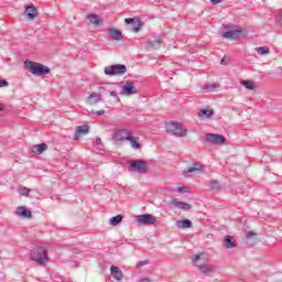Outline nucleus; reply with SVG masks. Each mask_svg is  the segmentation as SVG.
<instances>
[{
  "label": "nucleus",
  "instance_id": "1",
  "mask_svg": "<svg viewBox=\"0 0 282 282\" xmlns=\"http://www.w3.org/2000/svg\"><path fill=\"white\" fill-rule=\"evenodd\" d=\"M204 253H196L192 259V265L198 268V272L204 276H210L215 272V267L208 263L202 264L199 261H204Z\"/></svg>",
  "mask_w": 282,
  "mask_h": 282
},
{
  "label": "nucleus",
  "instance_id": "2",
  "mask_svg": "<svg viewBox=\"0 0 282 282\" xmlns=\"http://www.w3.org/2000/svg\"><path fill=\"white\" fill-rule=\"evenodd\" d=\"M24 66L33 76H45L50 74V67L36 62L25 61Z\"/></svg>",
  "mask_w": 282,
  "mask_h": 282
},
{
  "label": "nucleus",
  "instance_id": "3",
  "mask_svg": "<svg viewBox=\"0 0 282 282\" xmlns=\"http://www.w3.org/2000/svg\"><path fill=\"white\" fill-rule=\"evenodd\" d=\"M165 131L172 133V135H177V138H186L188 130L182 127V123L176 121H170L165 124Z\"/></svg>",
  "mask_w": 282,
  "mask_h": 282
},
{
  "label": "nucleus",
  "instance_id": "4",
  "mask_svg": "<svg viewBox=\"0 0 282 282\" xmlns=\"http://www.w3.org/2000/svg\"><path fill=\"white\" fill-rule=\"evenodd\" d=\"M30 259L35 261L37 265H45L47 259V250L43 247L33 248L30 252Z\"/></svg>",
  "mask_w": 282,
  "mask_h": 282
},
{
  "label": "nucleus",
  "instance_id": "5",
  "mask_svg": "<svg viewBox=\"0 0 282 282\" xmlns=\"http://www.w3.org/2000/svg\"><path fill=\"white\" fill-rule=\"evenodd\" d=\"M128 171L144 175L149 173V162L144 160H131L129 161Z\"/></svg>",
  "mask_w": 282,
  "mask_h": 282
},
{
  "label": "nucleus",
  "instance_id": "6",
  "mask_svg": "<svg viewBox=\"0 0 282 282\" xmlns=\"http://www.w3.org/2000/svg\"><path fill=\"white\" fill-rule=\"evenodd\" d=\"M106 76H122L127 74V66L124 64H115L105 67Z\"/></svg>",
  "mask_w": 282,
  "mask_h": 282
},
{
  "label": "nucleus",
  "instance_id": "7",
  "mask_svg": "<svg viewBox=\"0 0 282 282\" xmlns=\"http://www.w3.org/2000/svg\"><path fill=\"white\" fill-rule=\"evenodd\" d=\"M132 133H133V131H131L129 129H119V130L115 131V133L112 135V140H113L115 144H118L119 142H127Z\"/></svg>",
  "mask_w": 282,
  "mask_h": 282
},
{
  "label": "nucleus",
  "instance_id": "8",
  "mask_svg": "<svg viewBox=\"0 0 282 282\" xmlns=\"http://www.w3.org/2000/svg\"><path fill=\"white\" fill-rule=\"evenodd\" d=\"M205 140L208 144H226V137L221 134L207 133Z\"/></svg>",
  "mask_w": 282,
  "mask_h": 282
},
{
  "label": "nucleus",
  "instance_id": "9",
  "mask_svg": "<svg viewBox=\"0 0 282 282\" xmlns=\"http://www.w3.org/2000/svg\"><path fill=\"white\" fill-rule=\"evenodd\" d=\"M138 224H142L143 226H153L155 224L156 219L151 214H143L137 216Z\"/></svg>",
  "mask_w": 282,
  "mask_h": 282
},
{
  "label": "nucleus",
  "instance_id": "10",
  "mask_svg": "<svg viewBox=\"0 0 282 282\" xmlns=\"http://www.w3.org/2000/svg\"><path fill=\"white\" fill-rule=\"evenodd\" d=\"M224 39H231V41H239L243 36V30L241 29H235L226 31L223 34Z\"/></svg>",
  "mask_w": 282,
  "mask_h": 282
},
{
  "label": "nucleus",
  "instance_id": "11",
  "mask_svg": "<svg viewBox=\"0 0 282 282\" xmlns=\"http://www.w3.org/2000/svg\"><path fill=\"white\" fill-rule=\"evenodd\" d=\"M17 217L22 219H32V210L25 208V206H20L15 209Z\"/></svg>",
  "mask_w": 282,
  "mask_h": 282
},
{
  "label": "nucleus",
  "instance_id": "12",
  "mask_svg": "<svg viewBox=\"0 0 282 282\" xmlns=\"http://www.w3.org/2000/svg\"><path fill=\"white\" fill-rule=\"evenodd\" d=\"M121 94L123 96H133V94H138V88L133 84L127 83L121 87Z\"/></svg>",
  "mask_w": 282,
  "mask_h": 282
},
{
  "label": "nucleus",
  "instance_id": "13",
  "mask_svg": "<svg viewBox=\"0 0 282 282\" xmlns=\"http://www.w3.org/2000/svg\"><path fill=\"white\" fill-rule=\"evenodd\" d=\"M87 133H89L88 124L78 126L76 129V132L74 134V140L78 141V140H80V135H87Z\"/></svg>",
  "mask_w": 282,
  "mask_h": 282
},
{
  "label": "nucleus",
  "instance_id": "14",
  "mask_svg": "<svg viewBox=\"0 0 282 282\" xmlns=\"http://www.w3.org/2000/svg\"><path fill=\"white\" fill-rule=\"evenodd\" d=\"M127 142L130 143L131 148L134 151H138L139 149H142V143H140V137L133 135V132H132V134H130Z\"/></svg>",
  "mask_w": 282,
  "mask_h": 282
},
{
  "label": "nucleus",
  "instance_id": "15",
  "mask_svg": "<svg viewBox=\"0 0 282 282\" xmlns=\"http://www.w3.org/2000/svg\"><path fill=\"white\" fill-rule=\"evenodd\" d=\"M24 14L30 19V21H34L36 17H39V11H36V8L31 4L25 8Z\"/></svg>",
  "mask_w": 282,
  "mask_h": 282
},
{
  "label": "nucleus",
  "instance_id": "16",
  "mask_svg": "<svg viewBox=\"0 0 282 282\" xmlns=\"http://www.w3.org/2000/svg\"><path fill=\"white\" fill-rule=\"evenodd\" d=\"M160 45H162L161 36L152 37L148 41V47L150 50H159Z\"/></svg>",
  "mask_w": 282,
  "mask_h": 282
},
{
  "label": "nucleus",
  "instance_id": "17",
  "mask_svg": "<svg viewBox=\"0 0 282 282\" xmlns=\"http://www.w3.org/2000/svg\"><path fill=\"white\" fill-rule=\"evenodd\" d=\"M170 206H174L175 208H181V210H191L193 206L188 203L180 202V200H172Z\"/></svg>",
  "mask_w": 282,
  "mask_h": 282
},
{
  "label": "nucleus",
  "instance_id": "18",
  "mask_svg": "<svg viewBox=\"0 0 282 282\" xmlns=\"http://www.w3.org/2000/svg\"><path fill=\"white\" fill-rule=\"evenodd\" d=\"M110 274L115 279V281H121L122 280V270H120V267L111 265L110 267Z\"/></svg>",
  "mask_w": 282,
  "mask_h": 282
},
{
  "label": "nucleus",
  "instance_id": "19",
  "mask_svg": "<svg viewBox=\"0 0 282 282\" xmlns=\"http://www.w3.org/2000/svg\"><path fill=\"white\" fill-rule=\"evenodd\" d=\"M202 171H204V166L200 163L195 162L192 166L184 170V173H202Z\"/></svg>",
  "mask_w": 282,
  "mask_h": 282
},
{
  "label": "nucleus",
  "instance_id": "20",
  "mask_svg": "<svg viewBox=\"0 0 282 282\" xmlns=\"http://www.w3.org/2000/svg\"><path fill=\"white\" fill-rule=\"evenodd\" d=\"M124 23H127L128 25H130V23H132L133 32H140L141 28H142V22H140V21L134 22L133 18H127L124 20Z\"/></svg>",
  "mask_w": 282,
  "mask_h": 282
},
{
  "label": "nucleus",
  "instance_id": "21",
  "mask_svg": "<svg viewBox=\"0 0 282 282\" xmlns=\"http://www.w3.org/2000/svg\"><path fill=\"white\" fill-rule=\"evenodd\" d=\"M224 248H226L227 250H232V248H237V241H232L231 236H225Z\"/></svg>",
  "mask_w": 282,
  "mask_h": 282
},
{
  "label": "nucleus",
  "instance_id": "22",
  "mask_svg": "<svg viewBox=\"0 0 282 282\" xmlns=\"http://www.w3.org/2000/svg\"><path fill=\"white\" fill-rule=\"evenodd\" d=\"M109 37L111 41H121L122 40V32L118 31V29H110L109 30Z\"/></svg>",
  "mask_w": 282,
  "mask_h": 282
},
{
  "label": "nucleus",
  "instance_id": "23",
  "mask_svg": "<svg viewBox=\"0 0 282 282\" xmlns=\"http://www.w3.org/2000/svg\"><path fill=\"white\" fill-rule=\"evenodd\" d=\"M215 115V111L213 109H202L198 111V116L199 118H213V116Z\"/></svg>",
  "mask_w": 282,
  "mask_h": 282
},
{
  "label": "nucleus",
  "instance_id": "24",
  "mask_svg": "<svg viewBox=\"0 0 282 282\" xmlns=\"http://www.w3.org/2000/svg\"><path fill=\"white\" fill-rule=\"evenodd\" d=\"M44 151H47V143H40L33 148V153H35V155H41Z\"/></svg>",
  "mask_w": 282,
  "mask_h": 282
},
{
  "label": "nucleus",
  "instance_id": "25",
  "mask_svg": "<svg viewBox=\"0 0 282 282\" xmlns=\"http://www.w3.org/2000/svg\"><path fill=\"white\" fill-rule=\"evenodd\" d=\"M88 105H96L102 100V97L99 94H91L88 98Z\"/></svg>",
  "mask_w": 282,
  "mask_h": 282
},
{
  "label": "nucleus",
  "instance_id": "26",
  "mask_svg": "<svg viewBox=\"0 0 282 282\" xmlns=\"http://www.w3.org/2000/svg\"><path fill=\"white\" fill-rule=\"evenodd\" d=\"M177 228H192L193 221L191 219H183L176 223Z\"/></svg>",
  "mask_w": 282,
  "mask_h": 282
},
{
  "label": "nucleus",
  "instance_id": "27",
  "mask_svg": "<svg viewBox=\"0 0 282 282\" xmlns=\"http://www.w3.org/2000/svg\"><path fill=\"white\" fill-rule=\"evenodd\" d=\"M87 19L93 25H96V28L100 25V18L98 17V14H89Z\"/></svg>",
  "mask_w": 282,
  "mask_h": 282
},
{
  "label": "nucleus",
  "instance_id": "28",
  "mask_svg": "<svg viewBox=\"0 0 282 282\" xmlns=\"http://www.w3.org/2000/svg\"><path fill=\"white\" fill-rule=\"evenodd\" d=\"M240 85H242V87H246V89H249L250 91H254V89H257V87L254 86V82L252 80H241Z\"/></svg>",
  "mask_w": 282,
  "mask_h": 282
},
{
  "label": "nucleus",
  "instance_id": "29",
  "mask_svg": "<svg viewBox=\"0 0 282 282\" xmlns=\"http://www.w3.org/2000/svg\"><path fill=\"white\" fill-rule=\"evenodd\" d=\"M122 219H124L122 215H117L110 218L109 224L110 226H119V224H122Z\"/></svg>",
  "mask_w": 282,
  "mask_h": 282
},
{
  "label": "nucleus",
  "instance_id": "30",
  "mask_svg": "<svg viewBox=\"0 0 282 282\" xmlns=\"http://www.w3.org/2000/svg\"><path fill=\"white\" fill-rule=\"evenodd\" d=\"M220 87L219 83H214V84H205L203 86L204 91H215V89H218Z\"/></svg>",
  "mask_w": 282,
  "mask_h": 282
},
{
  "label": "nucleus",
  "instance_id": "31",
  "mask_svg": "<svg viewBox=\"0 0 282 282\" xmlns=\"http://www.w3.org/2000/svg\"><path fill=\"white\" fill-rule=\"evenodd\" d=\"M256 52H258L260 56H265V54H270V47L268 46L256 47Z\"/></svg>",
  "mask_w": 282,
  "mask_h": 282
},
{
  "label": "nucleus",
  "instance_id": "32",
  "mask_svg": "<svg viewBox=\"0 0 282 282\" xmlns=\"http://www.w3.org/2000/svg\"><path fill=\"white\" fill-rule=\"evenodd\" d=\"M32 189L25 187V186H21L18 188V193L20 195H22L23 197H30V193H31Z\"/></svg>",
  "mask_w": 282,
  "mask_h": 282
},
{
  "label": "nucleus",
  "instance_id": "33",
  "mask_svg": "<svg viewBox=\"0 0 282 282\" xmlns=\"http://www.w3.org/2000/svg\"><path fill=\"white\" fill-rule=\"evenodd\" d=\"M208 186L209 188H212V191H219V182L212 180L208 182Z\"/></svg>",
  "mask_w": 282,
  "mask_h": 282
},
{
  "label": "nucleus",
  "instance_id": "34",
  "mask_svg": "<svg viewBox=\"0 0 282 282\" xmlns=\"http://www.w3.org/2000/svg\"><path fill=\"white\" fill-rule=\"evenodd\" d=\"M95 145L97 147L98 151H102V140L99 137L95 139Z\"/></svg>",
  "mask_w": 282,
  "mask_h": 282
},
{
  "label": "nucleus",
  "instance_id": "35",
  "mask_svg": "<svg viewBox=\"0 0 282 282\" xmlns=\"http://www.w3.org/2000/svg\"><path fill=\"white\" fill-rule=\"evenodd\" d=\"M254 237H257V232H254V231H247V232H246V239H247V241L250 240V239H252V238H254Z\"/></svg>",
  "mask_w": 282,
  "mask_h": 282
},
{
  "label": "nucleus",
  "instance_id": "36",
  "mask_svg": "<svg viewBox=\"0 0 282 282\" xmlns=\"http://www.w3.org/2000/svg\"><path fill=\"white\" fill-rule=\"evenodd\" d=\"M149 263V260L140 261L135 264L137 269L144 268Z\"/></svg>",
  "mask_w": 282,
  "mask_h": 282
},
{
  "label": "nucleus",
  "instance_id": "37",
  "mask_svg": "<svg viewBox=\"0 0 282 282\" xmlns=\"http://www.w3.org/2000/svg\"><path fill=\"white\" fill-rule=\"evenodd\" d=\"M0 87H8V80L0 79Z\"/></svg>",
  "mask_w": 282,
  "mask_h": 282
},
{
  "label": "nucleus",
  "instance_id": "38",
  "mask_svg": "<svg viewBox=\"0 0 282 282\" xmlns=\"http://www.w3.org/2000/svg\"><path fill=\"white\" fill-rule=\"evenodd\" d=\"M184 191H188V187L186 186L177 187V193H184Z\"/></svg>",
  "mask_w": 282,
  "mask_h": 282
},
{
  "label": "nucleus",
  "instance_id": "39",
  "mask_svg": "<svg viewBox=\"0 0 282 282\" xmlns=\"http://www.w3.org/2000/svg\"><path fill=\"white\" fill-rule=\"evenodd\" d=\"M95 116H105V110H99L94 112Z\"/></svg>",
  "mask_w": 282,
  "mask_h": 282
},
{
  "label": "nucleus",
  "instance_id": "40",
  "mask_svg": "<svg viewBox=\"0 0 282 282\" xmlns=\"http://www.w3.org/2000/svg\"><path fill=\"white\" fill-rule=\"evenodd\" d=\"M224 0H210V3H213V6H217V3H221Z\"/></svg>",
  "mask_w": 282,
  "mask_h": 282
},
{
  "label": "nucleus",
  "instance_id": "41",
  "mask_svg": "<svg viewBox=\"0 0 282 282\" xmlns=\"http://www.w3.org/2000/svg\"><path fill=\"white\" fill-rule=\"evenodd\" d=\"M138 282H151L150 278H142L140 280H138Z\"/></svg>",
  "mask_w": 282,
  "mask_h": 282
},
{
  "label": "nucleus",
  "instance_id": "42",
  "mask_svg": "<svg viewBox=\"0 0 282 282\" xmlns=\"http://www.w3.org/2000/svg\"><path fill=\"white\" fill-rule=\"evenodd\" d=\"M110 96H112L113 98H116V96H118V93L116 90L110 91Z\"/></svg>",
  "mask_w": 282,
  "mask_h": 282
},
{
  "label": "nucleus",
  "instance_id": "43",
  "mask_svg": "<svg viewBox=\"0 0 282 282\" xmlns=\"http://www.w3.org/2000/svg\"><path fill=\"white\" fill-rule=\"evenodd\" d=\"M220 65H226V59H225V58H223V59L220 61Z\"/></svg>",
  "mask_w": 282,
  "mask_h": 282
},
{
  "label": "nucleus",
  "instance_id": "44",
  "mask_svg": "<svg viewBox=\"0 0 282 282\" xmlns=\"http://www.w3.org/2000/svg\"><path fill=\"white\" fill-rule=\"evenodd\" d=\"M280 23L282 25V12L280 13Z\"/></svg>",
  "mask_w": 282,
  "mask_h": 282
},
{
  "label": "nucleus",
  "instance_id": "45",
  "mask_svg": "<svg viewBox=\"0 0 282 282\" xmlns=\"http://www.w3.org/2000/svg\"><path fill=\"white\" fill-rule=\"evenodd\" d=\"M0 111H3V107H0Z\"/></svg>",
  "mask_w": 282,
  "mask_h": 282
}]
</instances>
